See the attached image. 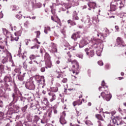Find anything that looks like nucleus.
<instances>
[{
  "mask_svg": "<svg viewBox=\"0 0 126 126\" xmlns=\"http://www.w3.org/2000/svg\"><path fill=\"white\" fill-rule=\"evenodd\" d=\"M101 95L104 99H105L106 101H110L111 100V98H112V95L110 94V93L105 90V92L101 93Z\"/></svg>",
  "mask_w": 126,
  "mask_h": 126,
  "instance_id": "obj_1",
  "label": "nucleus"
},
{
  "mask_svg": "<svg viewBox=\"0 0 126 126\" xmlns=\"http://www.w3.org/2000/svg\"><path fill=\"white\" fill-rule=\"evenodd\" d=\"M72 63L73 65V67H75V66L77 67V68H78V63L76 61H74L72 62Z\"/></svg>",
  "mask_w": 126,
  "mask_h": 126,
  "instance_id": "obj_2",
  "label": "nucleus"
},
{
  "mask_svg": "<svg viewBox=\"0 0 126 126\" xmlns=\"http://www.w3.org/2000/svg\"><path fill=\"white\" fill-rule=\"evenodd\" d=\"M117 42L118 45H122V44H123V40H122V38L118 37L117 39Z\"/></svg>",
  "mask_w": 126,
  "mask_h": 126,
  "instance_id": "obj_3",
  "label": "nucleus"
},
{
  "mask_svg": "<svg viewBox=\"0 0 126 126\" xmlns=\"http://www.w3.org/2000/svg\"><path fill=\"white\" fill-rule=\"evenodd\" d=\"M95 117L97 118L98 120H100V121H104V119H103V117H102V116H101V115H96Z\"/></svg>",
  "mask_w": 126,
  "mask_h": 126,
  "instance_id": "obj_4",
  "label": "nucleus"
},
{
  "mask_svg": "<svg viewBox=\"0 0 126 126\" xmlns=\"http://www.w3.org/2000/svg\"><path fill=\"white\" fill-rule=\"evenodd\" d=\"M48 31H51V28H50L49 27H45L44 29V32H45L46 34H48Z\"/></svg>",
  "mask_w": 126,
  "mask_h": 126,
  "instance_id": "obj_5",
  "label": "nucleus"
},
{
  "mask_svg": "<svg viewBox=\"0 0 126 126\" xmlns=\"http://www.w3.org/2000/svg\"><path fill=\"white\" fill-rule=\"evenodd\" d=\"M89 6H90V7H94V6H96V3L95 2H91L89 4Z\"/></svg>",
  "mask_w": 126,
  "mask_h": 126,
  "instance_id": "obj_6",
  "label": "nucleus"
},
{
  "mask_svg": "<svg viewBox=\"0 0 126 126\" xmlns=\"http://www.w3.org/2000/svg\"><path fill=\"white\" fill-rule=\"evenodd\" d=\"M2 31H3V33L4 34V35H6V34H7L8 32H7V30H6V29H3Z\"/></svg>",
  "mask_w": 126,
  "mask_h": 126,
  "instance_id": "obj_7",
  "label": "nucleus"
},
{
  "mask_svg": "<svg viewBox=\"0 0 126 126\" xmlns=\"http://www.w3.org/2000/svg\"><path fill=\"white\" fill-rule=\"evenodd\" d=\"M81 103H79V102H78V101H74L73 103V106L75 107V106H76V105H80Z\"/></svg>",
  "mask_w": 126,
  "mask_h": 126,
  "instance_id": "obj_8",
  "label": "nucleus"
},
{
  "mask_svg": "<svg viewBox=\"0 0 126 126\" xmlns=\"http://www.w3.org/2000/svg\"><path fill=\"white\" fill-rule=\"evenodd\" d=\"M101 53H102V49H100V51H97L96 54L98 57H100L101 56Z\"/></svg>",
  "mask_w": 126,
  "mask_h": 126,
  "instance_id": "obj_9",
  "label": "nucleus"
},
{
  "mask_svg": "<svg viewBox=\"0 0 126 126\" xmlns=\"http://www.w3.org/2000/svg\"><path fill=\"white\" fill-rule=\"evenodd\" d=\"M54 100H56V95H52V98L50 99V102H53Z\"/></svg>",
  "mask_w": 126,
  "mask_h": 126,
  "instance_id": "obj_10",
  "label": "nucleus"
},
{
  "mask_svg": "<svg viewBox=\"0 0 126 126\" xmlns=\"http://www.w3.org/2000/svg\"><path fill=\"white\" fill-rule=\"evenodd\" d=\"M35 58L36 57H35L33 55H32L30 57V60H34Z\"/></svg>",
  "mask_w": 126,
  "mask_h": 126,
  "instance_id": "obj_11",
  "label": "nucleus"
},
{
  "mask_svg": "<svg viewBox=\"0 0 126 126\" xmlns=\"http://www.w3.org/2000/svg\"><path fill=\"white\" fill-rule=\"evenodd\" d=\"M77 37V35H76V34H73L72 35V39H74V40L75 41V38H76Z\"/></svg>",
  "mask_w": 126,
  "mask_h": 126,
  "instance_id": "obj_12",
  "label": "nucleus"
},
{
  "mask_svg": "<svg viewBox=\"0 0 126 126\" xmlns=\"http://www.w3.org/2000/svg\"><path fill=\"white\" fill-rule=\"evenodd\" d=\"M62 82H63V83H65L66 82H67V79L64 78L62 80Z\"/></svg>",
  "mask_w": 126,
  "mask_h": 126,
  "instance_id": "obj_13",
  "label": "nucleus"
},
{
  "mask_svg": "<svg viewBox=\"0 0 126 126\" xmlns=\"http://www.w3.org/2000/svg\"><path fill=\"white\" fill-rule=\"evenodd\" d=\"M112 122L113 123V124H116L117 123V125H119V123H118V122H117V120H116V119H113L112 120Z\"/></svg>",
  "mask_w": 126,
  "mask_h": 126,
  "instance_id": "obj_14",
  "label": "nucleus"
},
{
  "mask_svg": "<svg viewBox=\"0 0 126 126\" xmlns=\"http://www.w3.org/2000/svg\"><path fill=\"white\" fill-rule=\"evenodd\" d=\"M98 64L99 65H103L104 64V63H103V62L102 61H99L98 62Z\"/></svg>",
  "mask_w": 126,
  "mask_h": 126,
  "instance_id": "obj_15",
  "label": "nucleus"
},
{
  "mask_svg": "<svg viewBox=\"0 0 126 126\" xmlns=\"http://www.w3.org/2000/svg\"><path fill=\"white\" fill-rule=\"evenodd\" d=\"M3 17V14L1 12H0V18H2Z\"/></svg>",
  "mask_w": 126,
  "mask_h": 126,
  "instance_id": "obj_16",
  "label": "nucleus"
},
{
  "mask_svg": "<svg viewBox=\"0 0 126 126\" xmlns=\"http://www.w3.org/2000/svg\"><path fill=\"white\" fill-rule=\"evenodd\" d=\"M18 39H19L18 37H14V40H15V41H18Z\"/></svg>",
  "mask_w": 126,
  "mask_h": 126,
  "instance_id": "obj_17",
  "label": "nucleus"
},
{
  "mask_svg": "<svg viewBox=\"0 0 126 126\" xmlns=\"http://www.w3.org/2000/svg\"><path fill=\"white\" fill-rule=\"evenodd\" d=\"M102 86H105V81H103L101 83Z\"/></svg>",
  "mask_w": 126,
  "mask_h": 126,
  "instance_id": "obj_18",
  "label": "nucleus"
},
{
  "mask_svg": "<svg viewBox=\"0 0 126 126\" xmlns=\"http://www.w3.org/2000/svg\"><path fill=\"white\" fill-rule=\"evenodd\" d=\"M115 29H116L117 31H119V27L118 26H116Z\"/></svg>",
  "mask_w": 126,
  "mask_h": 126,
  "instance_id": "obj_19",
  "label": "nucleus"
},
{
  "mask_svg": "<svg viewBox=\"0 0 126 126\" xmlns=\"http://www.w3.org/2000/svg\"><path fill=\"white\" fill-rule=\"evenodd\" d=\"M0 107H2V101H0Z\"/></svg>",
  "mask_w": 126,
  "mask_h": 126,
  "instance_id": "obj_20",
  "label": "nucleus"
},
{
  "mask_svg": "<svg viewBox=\"0 0 126 126\" xmlns=\"http://www.w3.org/2000/svg\"><path fill=\"white\" fill-rule=\"evenodd\" d=\"M0 48H1V50H3V49H4V47H3V46L0 45Z\"/></svg>",
  "mask_w": 126,
  "mask_h": 126,
  "instance_id": "obj_21",
  "label": "nucleus"
},
{
  "mask_svg": "<svg viewBox=\"0 0 126 126\" xmlns=\"http://www.w3.org/2000/svg\"><path fill=\"white\" fill-rule=\"evenodd\" d=\"M41 71H42V72H44V71H45V68H41Z\"/></svg>",
  "mask_w": 126,
  "mask_h": 126,
  "instance_id": "obj_22",
  "label": "nucleus"
},
{
  "mask_svg": "<svg viewBox=\"0 0 126 126\" xmlns=\"http://www.w3.org/2000/svg\"><path fill=\"white\" fill-rule=\"evenodd\" d=\"M68 23H72V22L71 21V20H68Z\"/></svg>",
  "mask_w": 126,
  "mask_h": 126,
  "instance_id": "obj_23",
  "label": "nucleus"
},
{
  "mask_svg": "<svg viewBox=\"0 0 126 126\" xmlns=\"http://www.w3.org/2000/svg\"><path fill=\"white\" fill-rule=\"evenodd\" d=\"M91 57H92L93 56V54H94L93 51H91Z\"/></svg>",
  "mask_w": 126,
  "mask_h": 126,
  "instance_id": "obj_24",
  "label": "nucleus"
},
{
  "mask_svg": "<svg viewBox=\"0 0 126 126\" xmlns=\"http://www.w3.org/2000/svg\"><path fill=\"white\" fill-rule=\"evenodd\" d=\"M121 125L122 126H126V125H125V124H124V123H123V124L121 123Z\"/></svg>",
  "mask_w": 126,
  "mask_h": 126,
  "instance_id": "obj_25",
  "label": "nucleus"
},
{
  "mask_svg": "<svg viewBox=\"0 0 126 126\" xmlns=\"http://www.w3.org/2000/svg\"><path fill=\"white\" fill-rule=\"evenodd\" d=\"M25 63H24V67L25 68H26L27 67V66H26V65L24 64Z\"/></svg>",
  "mask_w": 126,
  "mask_h": 126,
  "instance_id": "obj_26",
  "label": "nucleus"
},
{
  "mask_svg": "<svg viewBox=\"0 0 126 126\" xmlns=\"http://www.w3.org/2000/svg\"><path fill=\"white\" fill-rule=\"evenodd\" d=\"M101 89H104V87H99V90H100Z\"/></svg>",
  "mask_w": 126,
  "mask_h": 126,
  "instance_id": "obj_27",
  "label": "nucleus"
},
{
  "mask_svg": "<svg viewBox=\"0 0 126 126\" xmlns=\"http://www.w3.org/2000/svg\"><path fill=\"white\" fill-rule=\"evenodd\" d=\"M75 19H76V20H78V17L76 16L75 17Z\"/></svg>",
  "mask_w": 126,
  "mask_h": 126,
  "instance_id": "obj_28",
  "label": "nucleus"
},
{
  "mask_svg": "<svg viewBox=\"0 0 126 126\" xmlns=\"http://www.w3.org/2000/svg\"><path fill=\"white\" fill-rule=\"evenodd\" d=\"M56 63H57V64H59L60 63V61H57Z\"/></svg>",
  "mask_w": 126,
  "mask_h": 126,
  "instance_id": "obj_29",
  "label": "nucleus"
},
{
  "mask_svg": "<svg viewBox=\"0 0 126 126\" xmlns=\"http://www.w3.org/2000/svg\"><path fill=\"white\" fill-rule=\"evenodd\" d=\"M88 106H91V102L88 103Z\"/></svg>",
  "mask_w": 126,
  "mask_h": 126,
  "instance_id": "obj_30",
  "label": "nucleus"
},
{
  "mask_svg": "<svg viewBox=\"0 0 126 126\" xmlns=\"http://www.w3.org/2000/svg\"><path fill=\"white\" fill-rule=\"evenodd\" d=\"M68 90L69 91H71V90H73V89H68Z\"/></svg>",
  "mask_w": 126,
  "mask_h": 126,
  "instance_id": "obj_31",
  "label": "nucleus"
},
{
  "mask_svg": "<svg viewBox=\"0 0 126 126\" xmlns=\"http://www.w3.org/2000/svg\"><path fill=\"white\" fill-rule=\"evenodd\" d=\"M125 73H124V72H122L121 73V75H124Z\"/></svg>",
  "mask_w": 126,
  "mask_h": 126,
  "instance_id": "obj_32",
  "label": "nucleus"
},
{
  "mask_svg": "<svg viewBox=\"0 0 126 126\" xmlns=\"http://www.w3.org/2000/svg\"><path fill=\"white\" fill-rule=\"evenodd\" d=\"M106 67H109V65L108 64H106Z\"/></svg>",
  "mask_w": 126,
  "mask_h": 126,
  "instance_id": "obj_33",
  "label": "nucleus"
},
{
  "mask_svg": "<svg viewBox=\"0 0 126 126\" xmlns=\"http://www.w3.org/2000/svg\"><path fill=\"white\" fill-rule=\"evenodd\" d=\"M105 114H110V113L108 112H105Z\"/></svg>",
  "mask_w": 126,
  "mask_h": 126,
  "instance_id": "obj_34",
  "label": "nucleus"
},
{
  "mask_svg": "<svg viewBox=\"0 0 126 126\" xmlns=\"http://www.w3.org/2000/svg\"><path fill=\"white\" fill-rule=\"evenodd\" d=\"M52 20H54V19L53 18V17H51Z\"/></svg>",
  "mask_w": 126,
  "mask_h": 126,
  "instance_id": "obj_35",
  "label": "nucleus"
},
{
  "mask_svg": "<svg viewBox=\"0 0 126 126\" xmlns=\"http://www.w3.org/2000/svg\"><path fill=\"white\" fill-rule=\"evenodd\" d=\"M32 19H35V17H33Z\"/></svg>",
  "mask_w": 126,
  "mask_h": 126,
  "instance_id": "obj_36",
  "label": "nucleus"
},
{
  "mask_svg": "<svg viewBox=\"0 0 126 126\" xmlns=\"http://www.w3.org/2000/svg\"><path fill=\"white\" fill-rule=\"evenodd\" d=\"M124 106H126V103H124Z\"/></svg>",
  "mask_w": 126,
  "mask_h": 126,
  "instance_id": "obj_37",
  "label": "nucleus"
},
{
  "mask_svg": "<svg viewBox=\"0 0 126 126\" xmlns=\"http://www.w3.org/2000/svg\"><path fill=\"white\" fill-rule=\"evenodd\" d=\"M98 126H103L101 124H99Z\"/></svg>",
  "mask_w": 126,
  "mask_h": 126,
  "instance_id": "obj_38",
  "label": "nucleus"
},
{
  "mask_svg": "<svg viewBox=\"0 0 126 126\" xmlns=\"http://www.w3.org/2000/svg\"><path fill=\"white\" fill-rule=\"evenodd\" d=\"M87 55H89V53L88 52H87Z\"/></svg>",
  "mask_w": 126,
  "mask_h": 126,
  "instance_id": "obj_39",
  "label": "nucleus"
},
{
  "mask_svg": "<svg viewBox=\"0 0 126 126\" xmlns=\"http://www.w3.org/2000/svg\"><path fill=\"white\" fill-rule=\"evenodd\" d=\"M108 126H112L110 124L108 125Z\"/></svg>",
  "mask_w": 126,
  "mask_h": 126,
  "instance_id": "obj_40",
  "label": "nucleus"
},
{
  "mask_svg": "<svg viewBox=\"0 0 126 126\" xmlns=\"http://www.w3.org/2000/svg\"><path fill=\"white\" fill-rule=\"evenodd\" d=\"M15 35L16 36V33L15 32Z\"/></svg>",
  "mask_w": 126,
  "mask_h": 126,
  "instance_id": "obj_41",
  "label": "nucleus"
},
{
  "mask_svg": "<svg viewBox=\"0 0 126 126\" xmlns=\"http://www.w3.org/2000/svg\"><path fill=\"white\" fill-rule=\"evenodd\" d=\"M41 78H44V76H42Z\"/></svg>",
  "mask_w": 126,
  "mask_h": 126,
  "instance_id": "obj_42",
  "label": "nucleus"
},
{
  "mask_svg": "<svg viewBox=\"0 0 126 126\" xmlns=\"http://www.w3.org/2000/svg\"><path fill=\"white\" fill-rule=\"evenodd\" d=\"M39 82H41V80H40L39 81Z\"/></svg>",
  "mask_w": 126,
  "mask_h": 126,
  "instance_id": "obj_43",
  "label": "nucleus"
},
{
  "mask_svg": "<svg viewBox=\"0 0 126 126\" xmlns=\"http://www.w3.org/2000/svg\"><path fill=\"white\" fill-rule=\"evenodd\" d=\"M31 49H33V47H31Z\"/></svg>",
  "mask_w": 126,
  "mask_h": 126,
  "instance_id": "obj_44",
  "label": "nucleus"
},
{
  "mask_svg": "<svg viewBox=\"0 0 126 126\" xmlns=\"http://www.w3.org/2000/svg\"><path fill=\"white\" fill-rule=\"evenodd\" d=\"M60 123H61V124H63V123H62V121H60Z\"/></svg>",
  "mask_w": 126,
  "mask_h": 126,
  "instance_id": "obj_45",
  "label": "nucleus"
},
{
  "mask_svg": "<svg viewBox=\"0 0 126 126\" xmlns=\"http://www.w3.org/2000/svg\"><path fill=\"white\" fill-rule=\"evenodd\" d=\"M41 53H42V50H40Z\"/></svg>",
  "mask_w": 126,
  "mask_h": 126,
  "instance_id": "obj_46",
  "label": "nucleus"
},
{
  "mask_svg": "<svg viewBox=\"0 0 126 126\" xmlns=\"http://www.w3.org/2000/svg\"><path fill=\"white\" fill-rule=\"evenodd\" d=\"M49 95H51V94L50 93H49Z\"/></svg>",
  "mask_w": 126,
  "mask_h": 126,
  "instance_id": "obj_47",
  "label": "nucleus"
},
{
  "mask_svg": "<svg viewBox=\"0 0 126 126\" xmlns=\"http://www.w3.org/2000/svg\"><path fill=\"white\" fill-rule=\"evenodd\" d=\"M26 45H28V43H26Z\"/></svg>",
  "mask_w": 126,
  "mask_h": 126,
  "instance_id": "obj_48",
  "label": "nucleus"
},
{
  "mask_svg": "<svg viewBox=\"0 0 126 126\" xmlns=\"http://www.w3.org/2000/svg\"><path fill=\"white\" fill-rule=\"evenodd\" d=\"M73 73H74V71H73Z\"/></svg>",
  "mask_w": 126,
  "mask_h": 126,
  "instance_id": "obj_49",
  "label": "nucleus"
},
{
  "mask_svg": "<svg viewBox=\"0 0 126 126\" xmlns=\"http://www.w3.org/2000/svg\"><path fill=\"white\" fill-rule=\"evenodd\" d=\"M83 101H84V99H83Z\"/></svg>",
  "mask_w": 126,
  "mask_h": 126,
  "instance_id": "obj_50",
  "label": "nucleus"
},
{
  "mask_svg": "<svg viewBox=\"0 0 126 126\" xmlns=\"http://www.w3.org/2000/svg\"><path fill=\"white\" fill-rule=\"evenodd\" d=\"M28 41H29V40H27V41H28Z\"/></svg>",
  "mask_w": 126,
  "mask_h": 126,
  "instance_id": "obj_51",
  "label": "nucleus"
}]
</instances>
